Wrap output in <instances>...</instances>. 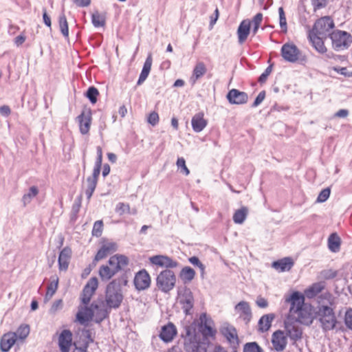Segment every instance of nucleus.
Wrapping results in <instances>:
<instances>
[{
	"label": "nucleus",
	"mask_w": 352,
	"mask_h": 352,
	"mask_svg": "<svg viewBox=\"0 0 352 352\" xmlns=\"http://www.w3.org/2000/svg\"><path fill=\"white\" fill-rule=\"evenodd\" d=\"M127 283L128 277L126 273L109 283L105 289V302L108 309H116L120 307L124 298L122 286H126Z\"/></svg>",
	"instance_id": "1"
},
{
	"label": "nucleus",
	"mask_w": 352,
	"mask_h": 352,
	"mask_svg": "<svg viewBox=\"0 0 352 352\" xmlns=\"http://www.w3.org/2000/svg\"><path fill=\"white\" fill-rule=\"evenodd\" d=\"M128 257L123 254H115L111 256L107 264L102 265L98 270L99 276L102 281L107 282L111 280L123 267L129 265Z\"/></svg>",
	"instance_id": "2"
},
{
	"label": "nucleus",
	"mask_w": 352,
	"mask_h": 352,
	"mask_svg": "<svg viewBox=\"0 0 352 352\" xmlns=\"http://www.w3.org/2000/svg\"><path fill=\"white\" fill-rule=\"evenodd\" d=\"M197 328V320H195L191 323L184 326L182 332V337L184 339V349L190 352V351H197V349L206 348L200 344L197 340L196 330Z\"/></svg>",
	"instance_id": "3"
},
{
	"label": "nucleus",
	"mask_w": 352,
	"mask_h": 352,
	"mask_svg": "<svg viewBox=\"0 0 352 352\" xmlns=\"http://www.w3.org/2000/svg\"><path fill=\"white\" fill-rule=\"evenodd\" d=\"M177 278L171 270L162 271L156 278L157 289L164 294H168L175 286Z\"/></svg>",
	"instance_id": "4"
},
{
	"label": "nucleus",
	"mask_w": 352,
	"mask_h": 352,
	"mask_svg": "<svg viewBox=\"0 0 352 352\" xmlns=\"http://www.w3.org/2000/svg\"><path fill=\"white\" fill-rule=\"evenodd\" d=\"M177 300L182 305V309L185 315L192 314L194 307L195 299L193 294L187 286H180L177 288Z\"/></svg>",
	"instance_id": "5"
},
{
	"label": "nucleus",
	"mask_w": 352,
	"mask_h": 352,
	"mask_svg": "<svg viewBox=\"0 0 352 352\" xmlns=\"http://www.w3.org/2000/svg\"><path fill=\"white\" fill-rule=\"evenodd\" d=\"M329 37L332 41L333 48L336 51L347 49L352 43L351 34L346 31H334L329 34Z\"/></svg>",
	"instance_id": "6"
},
{
	"label": "nucleus",
	"mask_w": 352,
	"mask_h": 352,
	"mask_svg": "<svg viewBox=\"0 0 352 352\" xmlns=\"http://www.w3.org/2000/svg\"><path fill=\"white\" fill-rule=\"evenodd\" d=\"M219 331L226 338L232 352H236L240 344L236 329L228 322H225L219 329Z\"/></svg>",
	"instance_id": "7"
},
{
	"label": "nucleus",
	"mask_w": 352,
	"mask_h": 352,
	"mask_svg": "<svg viewBox=\"0 0 352 352\" xmlns=\"http://www.w3.org/2000/svg\"><path fill=\"white\" fill-rule=\"evenodd\" d=\"M334 28L333 20L329 16H324L318 19L309 33L324 36H329V31Z\"/></svg>",
	"instance_id": "8"
},
{
	"label": "nucleus",
	"mask_w": 352,
	"mask_h": 352,
	"mask_svg": "<svg viewBox=\"0 0 352 352\" xmlns=\"http://www.w3.org/2000/svg\"><path fill=\"white\" fill-rule=\"evenodd\" d=\"M214 321L209 317L206 313L201 314L199 321H197V327L204 337H214L217 331L213 329Z\"/></svg>",
	"instance_id": "9"
},
{
	"label": "nucleus",
	"mask_w": 352,
	"mask_h": 352,
	"mask_svg": "<svg viewBox=\"0 0 352 352\" xmlns=\"http://www.w3.org/2000/svg\"><path fill=\"white\" fill-rule=\"evenodd\" d=\"M285 302L290 304L289 315L296 314V311H300V309L305 305V296L300 292H293L289 296H285Z\"/></svg>",
	"instance_id": "10"
},
{
	"label": "nucleus",
	"mask_w": 352,
	"mask_h": 352,
	"mask_svg": "<svg viewBox=\"0 0 352 352\" xmlns=\"http://www.w3.org/2000/svg\"><path fill=\"white\" fill-rule=\"evenodd\" d=\"M318 298L319 305L318 307V310L315 312V318H318L319 321L321 322L322 319L328 316L330 314H333V309L328 305H324L322 302L323 300H327L328 302L331 305V302L329 301L331 299V295L329 293H326L320 295Z\"/></svg>",
	"instance_id": "11"
},
{
	"label": "nucleus",
	"mask_w": 352,
	"mask_h": 352,
	"mask_svg": "<svg viewBox=\"0 0 352 352\" xmlns=\"http://www.w3.org/2000/svg\"><path fill=\"white\" fill-rule=\"evenodd\" d=\"M151 283V279L149 274L145 269H142L135 273L133 279L135 288L138 291H144L147 289Z\"/></svg>",
	"instance_id": "12"
},
{
	"label": "nucleus",
	"mask_w": 352,
	"mask_h": 352,
	"mask_svg": "<svg viewBox=\"0 0 352 352\" xmlns=\"http://www.w3.org/2000/svg\"><path fill=\"white\" fill-rule=\"evenodd\" d=\"M301 52L294 43H285L281 47L283 58L290 63H296L299 58Z\"/></svg>",
	"instance_id": "13"
},
{
	"label": "nucleus",
	"mask_w": 352,
	"mask_h": 352,
	"mask_svg": "<svg viewBox=\"0 0 352 352\" xmlns=\"http://www.w3.org/2000/svg\"><path fill=\"white\" fill-rule=\"evenodd\" d=\"M149 260L152 264L165 267L166 270L175 268L179 265V263L177 261L166 255H155L151 256Z\"/></svg>",
	"instance_id": "14"
},
{
	"label": "nucleus",
	"mask_w": 352,
	"mask_h": 352,
	"mask_svg": "<svg viewBox=\"0 0 352 352\" xmlns=\"http://www.w3.org/2000/svg\"><path fill=\"white\" fill-rule=\"evenodd\" d=\"M118 250V245L114 242H107L103 243L97 252L93 261V265H96L97 262L106 258L108 255L113 254Z\"/></svg>",
	"instance_id": "15"
},
{
	"label": "nucleus",
	"mask_w": 352,
	"mask_h": 352,
	"mask_svg": "<svg viewBox=\"0 0 352 352\" xmlns=\"http://www.w3.org/2000/svg\"><path fill=\"white\" fill-rule=\"evenodd\" d=\"M91 110L90 109L83 110L77 117V120L79 123L80 132L82 135H86L89 133L91 124Z\"/></svg>",
	"instance_id": "16"
},
{
	"label": "nucleus",
	"mask_w": 352,
	"mask_h": 352,
	"mask_svg": "<svg viewBox=\"0 0 352 352\" xmlns=\"http://www.w3.org/2000/svg\"><path fill=\"white\" fill-rule=\"evenodd\" d=\"M296 320L301 324L309 325L312 323L315 316H313L312 307L310 304H306L300 309V311H296Z\"/></svg>",
	"instance_id": "17"
},
{
	"label": "nucleus",
	"mask_w": 352,
	"mask_h": 352,
	"mask_svg": "<svg viewBox=\"0 0 352 352\" xmlns=\"http://www.w3.org/2000/svg\"><path fill=\"white\" fill-rule=\"evenodd\" d=\"M226 98L232 104H243L248 102V95L244 91L232 89L228 92Z\"/></svg>",
	"instance_id": "18"
},
{
	"label": "nucleus",
	"mask_w": 352,
	"mask_h": 352,
	"mask_svg": "<svg viewBox=\"0 0 352 352\" xmlns=\"http://www.w3.org/2000/svg\"><path fill=\"white\" fill-rule=\"evenodd\" d=\"M287 336L282 330H277L272 336V344L275 351L280 352L285 350L287 344Z\"/></svg>",
	"instance_id": "19"
},
{
	"label": "nucleus",
	"mask_w": 352,
	"mask_h": 352,
	"mask_svg": "<svg viewBox=\"0 0 352 352\" xmlns=\"http://www.w3.org/2000/svg\"><path fill=\"white\" fill-rule=\"evenodd\" d=\"M100 170L101 167L94 166L92 175L87 178V188L85 190V195L88 200L91 199L96 188Z\"/></svg>",
	"instance_id": "20"
},
{
	"label": "nucleus",
	"mask_w": 352,
	"mask_h": 352,
	"mask_svg": "<svg viewBox=\"0 0 352 352\" xmlns=\"http://www.w3.org/2000/svg\"><path fill=\"white\" fill-rule=\"evenodd\" d=\"M234 309L240 313L239 318L244 321L246 325H248L252 318V312L249 302L241 301L235 305Z\"/></svg>",
	"instance_id": "21"
},
{
	"label": "nucleus",
	"mask_w": 352,
	"mask_h": 352,
	"mask_svg": "<svg viewBox=\"0 0 352 352\" xmlns=\"http://www.w3.org/2000/svg\"><path fill=\"white\" fill-rule=\"evenodd\" d=\"M177 333V328L175 324L169 322L167 324L162 327L160 338L164 342H170L173 340Z\"/></svg>",
	"instance_id": "22"
},
{
	"label": "nucleus",
	"mask_w": 352,
	"mask_h": 352,
	"mask_svg": "<svg viewBox=\"0 0 352 352\" xmlns=\"http://www.w3.org/2000/svg\"><path fill=\"white\" fill-rule=\"evenodd\" d=\"M285 328L287 337H289L293 341L292 344H295L296 341L302 338V331L298 326L291 323H285Z\"/></svg>",
	"instance_id": "23"
},
{
	"label": "nucleus",
	"mask_w": 352,
	"mask_h": 352,
	"mask_svg": "<svg viewBox=\"0 0 352 352\" xmlns=\"http://www.w3.org/2000/svg\"><path fill=\"white\" fill-rule=\"evenodd\" d=\"M251 21L248 19L243 20L237 29L238 42L243 44L250 33Z\"/></svg>",
	"instance_id": "24"
},
{
	"label": "nucleus",
	"mask_w": 352,
	"mask_h": 352,
	"mask_svg": "<svg viewBox=\"0 0 352 352\" xmlns=\"http://www.w3.org/2000/svg\"><path fill=\"white\" fill-rule=\"evenodd\" d=\"M72 253V249L68 246L65 247L60 251L58 259V267L60 271H66L68 269Z\"/></svg>",
	"instance_id": "25"
},
{
	"label": "nucleus",
	"mask_w": 352,
	"mask_h": 352,
	"mask_svg": "<svg viewBox=\"0 0 352 352\" xmlns=\"http://www.w3.org/2000/svg\"><path fill=\"white\" fill-rule=\"evenodd\" d=\"M72 333L70 330H63L58 338V344L62 352H69L72 344Z\"/></svg>",
	"instance_id": "26"
},
{
	"label": "nucleus",
	"mask_w": 352,
	"mask_h": 352,
	"mask_svg": "<svg viewBox=\"0 0 352 352\" xmlns=\"http://www.w3.org/2000/svg\"><path fill=\"white\" fill-rule=\"evenodd\" d=\"M276 315L273 313L262 316L258 322L257 331L260 333L267 331L271 326L272 321L275 319Z\"/></svg>",
	"instance_id": "27"
},
{
	"label": "nucleus",
	"mask_w": 352,
	"mask_h": 352,
	"mask_svg": "<svg viewBox=\"0 0 352 352\" xmlns=\"http://www.w3.org/2000/svg\"><path fill=\"white\" fill-rule=\"evenodd\" d=\"M16 335L13 332L3 334L0 340V349L2 352H8L16 342Z\"/></svg>",
	"instance_id": "28"
},
{
	"label": "nucleus",
	"mask_w": 352,
	"mask_h": 352,
	"mask_svg": "<svg viewBox=\"0 0 352 352\" xmlns=\"http://www.w3.org/2000/svg\"><path fill=\"white\" fill-rule=\"evenodd\" d=\"M308 38L314 49L320 54H324L327 52V47L324 45L323 38L324 36L309 33Z\"/></svg>",
	"instance_id": "29"
},
{
	"label": "nucleus",
	"mask_w": 352,
	"mask_h": 352,
	"mask_svg": "<svg viewBox=\"0 0 352 352\" xmlns=\"http://www.w3.org/2000/svg\"><path fill=\"white\" fill-rule=\"evenodd\" d=\"M191 124L192 129L196 133H199L207 126L208 121L204 119L201 112L196 113L192 118Z\"/></svg>",
	"instance_id": "30"
},
{
	"label": "nucleus",
	"mask_w": 352,
	"mask_h": 352,
	"mask_svg": "<svg viewBox=\"0 0 352 352\" xmlns=\"http://www.w3.org/2000/svg\"><path fill=\"white\" fill-rule=\"evenodd\" d=\"M294 261L290 257H285L272 263V267L279 272H286L291 270Z\"/></svg>",
	"instance_id": "31"
},
{
	"label": "nucleus",
	"mask_w": 352,
	"mask_h": 352,
	"mask_svg": "<svg viewBox=\"0 0 352 352\" xmlns=\"http://www.w3.org/2000/svg\"><path fill=\"white\" fill-rule=\"evenodd\" d=\"M152 62H153L152 56H151V54H148V56L146 58V60L144 63L140 75L138 80V82H137L138 85H142L147 78V77L150 73L151 69Z\"/></svg>",
	"instance_id": "32"
},
{
	"label": "nucleus",
	"mask_w": 352,
	"mask_h": 352,
	"mask_svg": "<svg viewBox=\"0 0 352 352\" xmlns=\"http://www.w3.org/2000/svg\"><path fill=\"white\" fill-rule=\"evenodd\" d=\"M91 307L93 311L94 309L96 310L94 320L96 323H100L109 316V311L107 308H100L98 304L94 302L91 304Z\"/></svg>",
	"instance_id": "33"
},
{
	"label": "nucleus",
	"mask_w": 352,
	"mask_h": 352,
	"mask_svg": "<svg viewBox=\"0 0 352 352\" xmlns=\"http://www.w3.org/2000/svg\"><path fill=\"white\" fill-rule=\"evenodd\" d=\"M207 69L203 62H199L193 69L192 75L190 77V82L192 85L195 84L197 80L201 78L206 73Z\"/></svg>",
	"instance_id": "34"
},
{
	"label": "nucleus",
	"mask_w": 352,
	"mask_h": 352,
	"mask_svg": "<svg viewBox=\"0 0 352 352\" xmlns=\"http://www.w3.org/2000/svg\"><path fill=\"white\" fill-rule=\"evenodd\" d=\"M195 271L189 266H186L179 272V278L184 284L190 283L195 276Z\"/></svg>",
	"instance_id": "35"
},
{
	"label": "nucleus",
	"mask_w": 352,
	"mask_h": 352,
	"mask_svg": "<svg viewBox=\"0 0 352 352\" xmlns=\"http://www.w3.org/2000/svg\"><path fill=\"white\" fill-rule=\"evenodd\" d=\"M320 323L322 324L323 329L325 331H329L334 329L337 323L334 312H333V314H329L323 319H322Z\"/></svg>",
	"instance_id": "36"
},
{
	"label": "nucleus",
	"mask_w": 352,
	"mask_h": 352,
	"mask_svg": "<svg viewBox=\"0 0 352 352\" xmlns=\"http://www.w3.org/2000/svg\"><path fill=\"white\" fill-rule=\"evenodd\" d=\"M341 239L336 233H332L328 239L329 249L333 252H337L340 250Z\"/></svg>",
	"instance_id": "37"
},
{
	"label": "nucleus",
	"mask_w": 352,
	"mask_h": 352,
	"mask_svg": "<svg viewBox=\"0 0 352 352\" xmlns=\"http://www.w3.org/2000/svg\"><path fill=\"white\" fill-rule=\"evenodd\" d=\"M85 312L78 311L76 314V319L81 324H84L88 322L89 320L91 319L92 316H94V311L92 310L91 307H85Z\"/></svg>",
	"instance_id": "38"
},
{
	"label": "nucleus",
	"mask_w": 352,
	"mask_h": 352,
	"mask_svg": "<svg viewBox=\"0 0 352 352\" xmlns=\"http://www.w3.org/2000/svg\"><path fill=\"white\" fill-rule=\"evenodd\" d=\"M58 278L56 277L55 279L51 281L47 287V292L44 298L45 302L48 301L52 298L58 289Z\"/></svg>",
	"instance_id": "39"
},
{
	"label": "nucleus",
	"mask_w": 352,
	"mask_h": 352,
	"mask_svg": "<svg viewBox=\"0 0 352 352\" xmlns=\"http://www.w3.org/2000/svg\"><path fill=\"white\" fill-rule=\"evenodd\" d=\"M248 213V210L246 207H242L236 210L233 215V221L235 223L241 224L245 220Z\"/></svg>",
	"instance_id": "40"
},
{
	"label": "nucleus",
	"mask_w": 352,
	"mask_h": 352,
	"mask_svg": "<svg viewBox=\"0 0 352 352\" xmlns=\"http://www.w3.org/2000/svg\"><path fill=\"white\" fill-rule=\"evenodd\" d=\"M98 281L96 277L91 278L85 285L82 292L86 294H90L91 296L95 293L98 288Z\"/></svg>",
	"instance_id": "41"
},
{
	"label": "nucleus",
	"mask_w": 352,
	"mask_h": 352,
	"mask_svg": "<svg viewBox=\"0 0 352 352\" xmlns=\"http://www.w3.org/2000/svg\"><path fill=\"white\" fill-rule=\"evenodd\" d=\"M58 24L60 31L65 38H69V28L67 18L64 13L59 15Z\"/></svg>",
	"instance_id": "42"
},
{
	"label": "nucleus",
	"mask_w": 352,
	"mask_h": 352,
	"mask_svg": "<svg viewBox=\"0 0 352 352\" xmlns=\"http://www.w3.org/2000/svg\"><path fill=\"white\" fill-rule=\"evenodd\" d=\"M324 288V285L322 283H316L313 284L309 289L305 290L307 296L311 298L322 292Z\"/></svg>",
	"instance_id": "43"
},
{
	"label": "nucleus",
	"mask_w": 352,
	"mask_h": 352,
	"mask_svg": "<svg viewBox=\"0 0 352 352\" xmlns=\"http://www.w3.org/2000/svg\"><path fill=\"white\" fill-rule=\"evenodd\" d=\"M85 96L90 101L91 104H96L99 96V91L94 86L89 87L85 93Z\"/></svg>",
	"instance_id": "44"
},
{
	"label": "nucleus",
	"mask_w": 352,
	"mask_h": 352,
	"mask_svg": "<svg viewBox=\"0 0 352 352\" xmlns=\"http://www.w3.org/2000/svg\"><path fill=\"white\" fill-rule=\"evenodd\" d=\"M91 22L96 28L103 27L105 25V16L99 14L98 11L91 14Z\"/></svg>",
	"instance_id": "45"
},
{
	"label": "nucleus",
	"mask_w": 352,
	"mask_h": 352,
	"mask_svg": "<svg viewBox=\"0 0 352 352\" xmlns=\"http://www.w3.org/2000/svg\"><path fill=\"white\" fill-rule=\"evenodd\" d=\"M16 335V339H25L30 333V327L28 324H21L16 329V332H13Z\"/></svg>",
	"instance_id": "46"
},
{
	"label": "nucleus",
	"mask_w": 352,
	"mask_h": 352,
	"mask_svg": "<svg viewBox=\"0 0 352 352\" xmlns=\"http://www.w3.org/2000/svg\"><path fill=\"white\" fill-rule=\"evenodd\" d=\"M38 193V189L36 186H32L30 188L29 192L24 194L22 198L24 205L30 203L31 200L35 197Z\"/></svg>",
	"instance_id": "47"
},
{
	"label": "nucleus",
	"mask_w": 352,
	"mask_h": 352,
	"mask_svg": "<svg viewBox=\"0 0 352 352\" xmlns=\"http://www.w3.org/2000/svg\"><path fill=\"white\" fill-rule=\"evenodd\" d=\"M243 352H264V350L256 342H250L243 345Z\"/></svg>",
	"instance_id": "48"
},
{
	"label": "nucleus",
	"mask_w": 352,
	"mask_h": 352,
	"mask_svg": "<svg viewBox=\"0 0 352 352\" xmlns=\"http://www.w3.org/2000/svg\"><path fill=\"white\" fill-rule=\"evenodd\" d=\"M82 202V196L80 195L76 198L71 212V219L75 221L76 219L77 214L78 213Z\"/></svg>",
	"instance_id": "49"
},
{
	"label": "nucleus",
	"mask_w": 352,
	"mask_h": 352,
	"mask_svg": "<svg viewBox=\"0 0 352 352\" xmlns=\"http://www.w3.org/2000/svg\"><path fill=\"white\" fill-rule=\"evenodd\" d=\"M262 20H263V14L260 13V12L257 13L253 17L252 21V22L253 23V29H252L253 35H255L257 33Z\"/></svg>",
	"instance_id": "50"
},
{
	"label": "nucleus",
	"mask_w": 352,
	"mask_h": 352,
	"mask_svg": "<svg viewBox=\"0 0 352 352\" xmlns=\"http://www.w3.org/2000/svg\"><path fill=\"white\" fill-rule=\"evenodd\" d=\"M278 14L280 28L283 32H286L287 30V20L284 10L282 7L278 8Z\"/></svg>",
	"instance_id": "51"
},
{
	"label": "nucleus",
	"mask_w": 352,
	"mask_h": 352,
	"mask_svg": "<svg viewBox=\"0 0 352 352\" xmlns=\"http://www.w3.org/2000/svg\"><path fill=\"white\" fill-rule=\"evenodd\" d=\"M103 230V222L102 220L96 221L93 226L92 235L100 237L102 235Z\"/></svg>",
	"instance_id": "52"
},
{
	"label": "nucleus",
	"mask_w": 352,
	"mask_h": 352,
	"mask_svg": "<svg viewBox=\"0 0 352 352\" xmlns=\"http://www.w3.org/2000/svg\"><path fill=\"white\" fill-rule=\"evenodd\" d=\"M331 193L330 188H326L320 191L319 193L316 201L318 203H323L327 200Z\"/></svg>",
	"instance_id": "53"
},
{
	"label": "nucleus",
	"mask_w": 352,
	"mask_h": 352,
	"mask_svg": "<svg viewBox=\"0 0 352 352\" xmlns=\"http://www.w3.org/2000/svg\"><path fill=\"white\" fill-rule=\"evenodd\" d=\"M92 333L91 329H83L80 336L81 338H83V342H87V344L94 342Z\"/></svg>",
	"instance_id": "54"
},
{
	"label": "nucleus",
	"mask_w": 352,
	"mask_h": 352,
	"mask_svg": "<svg viewBox=\"0 0 352 352\" xmlns=\"http://www.w3.org/2000/svg\"><path fill=\"white\" fill-rule=\"evenodd\" d=\"M178 168H180V171L186 175H189L190 170L186 165V161L183 157H178L176 163Z\"/></svg>",
	"instance_id": "55"
},
{
	"label": "nucleus",
	"mask_w": 352,
	"mask_h": 352,
	"mask_svg": "<svg viewBox=\"0 0 352 352\" xmlns=\"http://www.w3.org/2000/svg\"><path fill=\"white\" fill-rule=\"evenodd\" d=\"M129 204H125L124 203L120 202L117 204L116 207V212L118 213L120 215H122L125 212L129 211Z\"/></svg>",
	"instance_id": "56"
},
{
	"label": "nucleus",
	"mask_w": 352,
	"mask_h": 352,
	"mask_svg": "<svg viewBox=\"0 0 352 352\" xmlns=\"http://www.w3.org/2000/svg\"><path fill=\"white\" fill-rule=\"evenodd\" d=\"M344 323L346 326L352 330V309H349L344 316Z\"/></svg>",
	"instance_id": "57"
},
{
	"label": "nucleus",
	"mask_w": 352,
	"mask_h": 352,
	"mask_svg": "<svg viewBox=\"0 0 352 352\" xmlns=\"http://www.w3.org/2000/svg\"><path fill=\"white\" fill-rule=\"evenodd\" d=\"M265 91H261L258 95L255 98L254 102L252 104L251 107L252 108L258 107L265 99Z\"/></svg>",
	"instance_id": "58"
},
{
	"label": "nucleus",
	"mask_w": 352,
	"mask_h": 352,
	"mask_svg": "<svg viewBox=\"0 0 352 352\" xmlns=\"http://www.w3.org/2000/svg\"><path fill=\"white\" fill-rule=\"evenodd\" d=\"M159 122L158 113L155 111L151 112L148 117V122L152 126H155Z\"/></svg>",
	"instance_id": "59"
},
{
	"label": "nucleus",
	"mask_w": 352,
	"mask_h": 352,
	"mask_svg": "<svg viewBox=\"0 0 352 352\" xmlns=\"http://www.w3.org/2000/svg\"><path fill=\"white\" fill-rule=\"evenodd\" d=\"M321 274L325 279H332L337 276V272L332 270H323Z\"/></svg>",
	"instance_id": "60"
},
{
	"label": "nucleus",
	"mask_w": 352,
	"mask_h": 352,
	"mask_svg": "<svg viewBox=\"0 0 352 352\" xmlns=\"http://www.w3.org/2000/svg\"><path fill=\"white\" fill-rule=\"evenodd\" d=\"M63 307V300L61 299H58L55 300L50 309V312L52 314H54L57 311V310L60 309Z\"/></svg>",
	"instance_id": "61"
},
{
	"label": "nucleus",
	"mask_w": 352,
	"mask_h": 352,
	"mask_svg": "<svg viewBox=\"0 0 352 352\" xmlns=\"http://www.w3.org/2000/svg\"><path fill=\"white\" fill-rule=\"evenodd\" d=\"M327 0H311V4L314 10L324 8L327 5Z\"/></svg>",
	"instance_id": "62"
},
{
	"label": "nucleus",
	"mask_w": 352,
	"mask_h": 352,
	"mask_svg": "<svg viewBox=\"0 0 352 352\" xmlns=\"http://www.w3.org/2000/svg\"><path fill=\"white\" fill-rule=\"evenodd\" d=\"M43 22L45 24V25L49 28H51V25H52L51 19H50V16L47 14V10L45 8H43Z\"/></svg>",
	"instance_id": "63"
},
{
	"label": "nucleus",
	"mask_w": 352,
	"mask_h": 352,
	"mask_svg": "<svg viewBox=\"0 0 352 352\" xmlns=\"http://www.w3.org/2000/svg\"><path fill=\"white\" fill-rule=\"evenodd\" d=\"M256 304L260 308H266L268 306L267 300L261 296L257 298Z\"/></svg>",
	"instance_id": "64"
}]
</instances>
